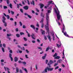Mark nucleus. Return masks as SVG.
I'll return each mask as SVG.
<instances>
[{
	"label": "nucleus",
	"mask_w": 73,
	"mask_h": 73,
	"mask_svg": "<svg viewBox=\"0 0 73 73\" xmlns=\"http://www.w3.org/2000/svg\"><path fill=\"white\" fill-rule=\"evenodd\" d=\"M41 33L42 35H44L45 34V31H43L41 32Z\"/></svg>",
	"instance_id": "nucleus-35"
},
{
	"label": "nucleus",
	"mask_w": 73,
	"mask_h": 73,
	"mask_svg": "<svg viewBox=\"0 0 73 73\" xmlns=\"http://www.w3.org/2000/svg\"><path fill=\"white\" fill-rule=\"evenodd\" d=\"M39 5L40 6V8L41 9H42V8L44 7V5L43 4L41 3H40Z\"/></svg>",
	"instance_id": "nucleus-14"
},
{
	"label": "nucleus",
	"mask_w": 73,
	"mask_h": 73,
	"mask_svg": "<svg viewBox=\"0 0 73 73\" xmlns=\"http://www.w3.org/2000/svg\"><path fill=\"white\" fill-rule=\"evenodd\" d=\"M11 13L12 15H14L15 13L13 11H11Z\"/></svg>",
	"instance_id": "nucleus-32"
},
{
	"label": "nucleus",
	"mask_w": 73,
	"mask_h": 73,
	"mask_svg": "<svg viewBox=\"0 0 73 73\" xmlns=\"http://www.w3.org/2000/svg\"><path fill=\"white\" fill-rule=\"evenodd\" d=\"M3 15L5 16V17H7V20H9V18H10V17H9V15H7L5 13H3Z\"/></svg>",
	"instance_id": "nucleus-8"
},
{
	"label": "nucleus",
	"mask_w": 73,
	"mask_h": 73,
	"mask_svg": "<svg viewBox=\"0 0 73 73\" xmlns=\"http://www.w3.org/2000/svg\"><path fill=\"white\" fill-rule=\"evenodd\" d=\"M4 68L5 71H6L7 69V72H8V73H11L10 72H9V71L10 69L8 68L7 67L6 68L5 66H4Z\"/></svg>",
	"instance_id": "nucleus-7"
},
{
	"label": "nucleus",
	"mask_w": 73,
	"mask_h": 73,
	"mask_svg": "<svg viewBox=\"0 0 73 73\" xmlns=\"http://www.w3.org/2000/svg\"><path fill=\"white\" fill-rule=\"evenodd\" d=\"M63 29L62 30V33H64V31H65V25H64V24H63Z\"/></svg>",
	"instance_id": "nucleus-6"
},
{
	"label": "nucleus",
	"mask_w": 73,
	"mask_h": 73,
	"mask_svg": "<svg viewBox=\"0 0 73 73\" xmlns=\"http://www.w3.org/2000/svg\"><path fill=\"white\" fill-rule=\"evenodd\" d=\"M14 61L15 62H17L18 61V58L17 57H15L14 58Z\"/></svg>",
	"instance_id": "nucleus-17"
},
{
	"label": "nucleus",
	"mask_w": 73,
	"mask_h": 73,
	"mask_svg": "<svg viewBox=\"0 0 73 73\" xmlns=\"http://www.w3.org/2000/svg\"><path fill=\"white\" fill-rule=\"evenodd\" d=\"M27 16L29 18V19H31V16L30 15H27Z\"/></svg>",
	"instance_id": "nucleus-51"
},
{
	"label": "nucleus",
	"mask_w": 73,
	"mask_h": 73,
	"mask_svg": "<svg viewBox=\"0 0 73 73\" xmlns=\"http://www.w3.org/2000/svg\"><path fill=\"white\" fill-rule=\"evenodd\" d=\"M48 70V71H52L53 70V68H50L48 67H47Z\"/></svg>",
	"instance_id": "nucleus-10"
},
{
	"label": "nucleus",
	"mask_w": 73,
	"mask_h": 73,
	"mask_svg": "<svg viewBox=\"0 0 73 73\" xmlns=\"http://www.w3.org/2000/svg\"><path fill=\"white\" fill-rule=\"evenodd\" d=\"M40 16L43 17V18H44L45 17V14L42 13L40 14Z\"/></svg>",
	"instance_id": "nucleus-13"
},
{
	"label": "nucleus",
	"mask_w": 73,
	"mask_h": 73,
	"mask_svg": "<svg viewBox=\"0 0 73 73\" xmlns=\"http://www.w3.org/2000/svg\"><path fill=\"white\" fill-rule=\"evenodd\" d=\"M17 8H18V9H19V8H20V6H19V4H17Z\"/></svg>",
	"instance_id": "nucleus-39"
},
{
	"label": "nucleus",
	"mask_w": 73,
	"mask_h": 73,
	"mask_svg": "<svg viewBox=\"0 0 73 73\" xmlns=\"http://www.w3.org/2000/svg\"><path fill=\"white\" fill-rule=\"evenodd\" d=\"M52 2H53V1H49L48 3H49V4H54V3H52Z\"/></svg>",
	"instance_id": "nucleus-26"
},
{
	"label": "nucleus",
	"mask_w": 73,
	"mask_h": 73,
	"mask_svg": "<svg viewBox=\"0 0 73 73\" xmlns=\"http://www.w3.org/2000/svg\"><path fill=\"white\" fill-rule=\"evenodd\" d=\"M59 68V66H56V68H55V69H58Z\"/></svg>",
	"instance_id": "nucleus-57"
},
{
	"label": "nucleus",
	"mask_w": 73,
	"mask_h": 73,
	"mask_svg": "<svg viewBox=\"0 0 73 73\" xmlns=\"http://www.w3.org/2000/svg\"><path fill=\"white\" fill-rule=\"evenodd\" d=\"M24 70L25 71V72H26V73H27V72H28V71H27V69L26 68H25Z\"/></svg>",
	"instance_id": "nucleus-44"
},
{
	"label": "nucleus",
	"mask_w": 73,
	"mask_h": 73,
	"mask_svg": "<svg viewBox=\"0 0 73 73\" xmlns=\"http://www.w3.org/2000/svg\"><path fill=\"white\" fill-rule=\"evenodd\" d=\"M44 39L45 40H47V38H46V37L45 35H44Z\"/></svg>",
	"instance_id": "nucleus-43"
},
{
	"label": "nucleus",
	"mask_w": 73,
	"mask_h": 73,
	"mask_svg": "<svg viewBox=\"0 0 73 73\" xmlns=\"http://www.w3.org/2000/svg\"><path fill=\"white\" fill-rule=\"evenodd\" d=\"M8 7L7 6H3V8L4 9H6V8H7Z\"/></svg>",
	"instance_id": "nucleus-47"
},
{
	"label": "nucleus",
	"mask_w": 73,
	"mask_h": 73,
	"mask_svg": "<svg viewBox=\"0 0 73 73\" xmlns=\"http://www.w3.org/2000/svg\"><path fill=\"white\" fill-rule=\"evenodd\" d=\"M26 52L27 53H29V51H28V50H26Z\"/></svg>",
	"instance_id": "nucleus-64"
},
{
	"label": "nucleus",
	"mask_w": 73,
	"mask_h": 73,
	"mask_svg": "<svg viewBox=\"0 0 73 73\" xmlns=\"http://www.w3.org/2000/svg\"><path fill=\"white\" fill-rule=\"evenodd\" d=\"M37 42H40V40H39V39H37Z\"/></svg>",
	"instance_id": "nucleus-60"
},
{
	"label": "nucleus",
	"mask_w": 73,
	"mask_h": 73,
	"mask_svg": "<svg viewBox=\"0 0 73 73\" xmlns=\"http://www.w3.org/2000/svg\"><path fill=\"white\" fill-rule=\"evenodd\" d=\"M31 4L32 5H35V1L33 0H32V2H31Z\"/></svg>",
	"instance_id": "nucleus-19"
},
{
	"label": "nucleus",
	"mask_w": 73,
	"mask_h": 73,
	"mask_svg": "<svg viewBox=\"0 0 73 73\" xmlns=\"http://www.w3.org/2000/svg\"><path fill=\"white\" fill-rule=\"evenodd\" d=\"M44 18H42L40 22V23H43V22L44 21Z\"/></svg>",
	"instance_id": "nucleus-28"
},
{
	"label": "nucleus",
	"mask_w": 73,
	"mask_h": 73,
	"mask_svg": "<svg viewBox=\"0 0 73 73\" xmlns=\"http://www.w3.org/2000/svg\"><path fill=\"white\" fill-rule=\"evenodd\" d=\"M51 13V11H50V10H48V13H46V14L47 13H48V16H49V13Z\"/></svg>",
	"instance_id": "nucleus-24"
},
{
	"label": "nucleus",
	"mask_w": 73,
	"mask_h": 73,
	"mask_svg": "<svg viewBox=\"0 0 73 73\" xmlns=\"http://www.w3.org/2000/svg\"><path fill=\"white\" fill-rule=\"evenodd\" d=\"M16 72L17 73H18L19 72V68L17 67L16 68Z\"/></svg>",
	"instance_id": "nucleus-23"
},
{
	"label": "nucleus",
	"mask_w": 73,
	"mask_h": 73,
	"mask_svg": "<svg viewBox=\"0 0 73 73\" xmlns=\"http://www.w3.org/2000/svg\"><path fill=\"white\" fill-rule=\"evenodd\" d=\"M30 27H31V28H32L33 29H34V30H35V26L34 25H30Z\"/></svg>",
	"instance_id": "nucleus-15"
},
{
	"label": "nucleus",
	"mask_w": 73,
	"mask_h": 73,
	"mask_svg": "<svg viewBox=\"0 0 73 73\" xmlns=\"http://www.w3.org/2000/svg\"><path fill=\"white\" fill-rule=\"evenodd\" d=\"M22 64H26L27 63L25 62H22Z\"/></svg>",
	"instance_id": "nucleus-49"
},
{
	"label": "nucleus",
	"mask_w": 73,
	"mask_h": 73,
	"mask_svg": "<svg viewBox=\"0 0 73 73\" xmlns=\"http://www.w3.org/2000/svg\"><path fill=\"white\" fill-rule=\"evenodd\" d=\"M54 62L52 60H50L49 63H48L47 64V65L48 66L49 68H50L51 67V65L52 64H53Z\"/></svg>",
	"instance_id": "nucleus-5"
},
{
	"label": "nucleus",
	"mask_w": 73,
	"mask_h": 73,
	"mask_svg": "<svg viewBox=\"0 0 73 73\" xmlns=\"http://www.w3.org/2000/svg\"><path fill=\"white\" fill-rule=\"evenodd\" d=\"M20 34L21 35V36L23 35H25V34L23 32H20Z\"/></svg>",
	"instance_id": "nucleus-27"
},
{
	"label": "nucleus",
	"mask_w": 73,
	"mask_h": 73,
	"mask_svg": "<svg viewBox=\"0 0 73 73\" xmlns=\"http://www.w3.org/2000/svg\"><path fill=\"white\" fill-rule=\"evenodd\" d=\"M27 36L29 37H30V34H29V33L27 34Z\"/></svg>",
	"instance_id": "nucleus-62"
},
{
	"label": "nucleus",
	"mask_w": 73,
	"mask_h": 73,
	"mask_svg": "<svg viewBox=\"0 0 73 73\" xmlns=\"http://www.w3.org/2000/svg\"><path fill=\"white\" fill-rule=\"evenodd\" d=\"M36 27H39V25L38 24V23H37V24H36Z\"/></svg>",
	"instance_id": "nucleus-61"
},
{
	"label": "nucleus",
	"mask_w": 73,
	"mask_h": 73,
	"mask_svg": "<svg viewBox=\"0 0 73 73\" xmlns=\"http://www.w3.org/2000/svg\"><path fill=\"white\" fill-rule=\"evenodd\" d=\"M19 72L20 73H23V71H22V70H21V69L19 70Z\"/></svg>",
	"instance_id": "nucleus-50"
},
{
	"label": "nucleus",
	"mask_w": 73,
	"mask_h": 73,
	"mask_svg": "<svg viewBox=\"0 0 73 73\" xmlns=\"http://www.w3.org/2000/svg\"><path fill=\"white\" fill-rule=\"evenodd\" d=\"M15 31L16 32H18V31H19V30L18 29V28L16 29Z\"/></svg>",
	"instance_id": "nucleus-59"
},
{
	"label": "nucleus",
	"mask_w": 73,
	"mask_h": 73,
	"mask_svg": "<svg viewBox=\"0 0 73 73\" xmlns=\"http://www.w3.org/2000/svg\"><path fill=\"white\" fill-rule=\"evenodd\" d=\"M60 58V56H55V59H56V60H58Z\"/></svg>",
	"instance_id": "nucleus-18"
},
{
	"label": "nucleus",
	"mask_w": 73,
	"mask_h": 73,
	"mask_svg": "<svg viewBox=\"0 0 73 73\" xmlns=\"http://www.w3.org/2000/svg\"><path fill=\"white\" fill-rule=\"evenodd\" d=\"M10 20H11V21H13V19L12 18H11L10 19Z\"/></svg>",
	"instance_id": "nucleus-54"
},
{
	"label": "nucleus",
	"mask_w": 73,
	"mask_h": 73,
	"mask_svg": "<svg viewBox=\"0 0 73 73\" xmlns=\"http://www.w3.org/2000/svg\"><path fill=\"white\" fill-rule=\"evenodd\" d=\"M31 36L33 39H34V40H35V39H36V38L34 37H35V34L33 33L32 34V35H31Z\"/></svg>",
	"instance_id": "nucleus-12"
},
{
	"label": "nucleus",
	"mask_w": 73,
	"mask_h": 73,
	"mask_svg": "<svg viewBox=\"0 0 73 73\" xmlns=\"http://www.w3.org/2000/svg\"><path fill=\"white\" fill-rule=\"evenodd\" d=\"M23 39L25 41H27V39L25 37H24Z\"/></svg>",
	"instance_id": "nucleus-37"
},
{
	"label": "nucleus",
	"mask_w": 73,
	"mask_h": 73,
	"mask_svg": "<svg viewBox=\"0 0 73 73\" xmlns=\"http://www.w3.org/2000/svg\"><path fill=\"white\" fill-rule=\"evenodd\" d=\"M16 36L17 37H20V35H19V34H16Z\"/></svg>",
	"instance_id": "nucleus-31"
},
{
	"label": "nucleus",
	"mask_w": 73,
	"mask_h": 73,
	"mask_svg": "<svg viewBox=\"0 0 73 73\" xmlns=\"http://www.w3.org/2000/svg\"><path fill=\"white\" fill-rule=\"evenodd\" d=\"M64 35L65 36H66V35H67V33H66V32H65V33H64Z\"/></svg>",
	"instance_id": "nucleus-42"
},
{
	"label": "nucleus",
	"mask_w": 73,
	"mask_h": 73,
	"mask_svg": "<svg viewBox=\"0 0 73 73\" xmlns=\"http://www.w3.org/2000/svg\"><path fill=\"white\" fill-rule=\"evenodd\" d=\"M22 3L23 5H25V3H24V2L23 1H22Z\"/></svg>",
	"instance_id": "nucleus-56"
},
{
	"label": "nucleus",
	"mask_w": 73,
	"mask_h": 73,
	"mask_svg": "<svg viewBox=\"0 0 73 73\" xmlns=\"http://www.w3.org/2000/svg\"><path fill=\"white\" fill-rule=\"evenodd\" d=\"M36 42V41H35V40H32V42L33 43H35V42Z\"/></svg>",
	"instance_id": "nucleus-63"
},
{
	"label": "nucleus",
	"mask_w": 73,
	"mask_h": 73,
	"mask_svg": "<svg viewBox=\"0 0 73 73\" xmlns=\"http://www.w3.org/2000/svg\"><path fill=\"white\" fill-rule=\"evenodd\" d=\"M15 26H16L17 25V22H14Z\"/></svg>",
	"instance_id": "nucleus-53"
},
{
	"label": "nucleus",
	"mask_w": 73,
	"mask_h": 73,
	"mask_svg": "<svg viewBox=\"0 0 73 73\" xmlns=\"http://www.w3.org/2000/svg\"><path fill=\"white\" fill-rule=\"evenodd\" d=\"M9 52L10 53L9 55V57L11 59V61H13V58H12V54L11 53H12L13 52H12V50H10L9 51Z\"/></svg>",
	"instance_id": "nucleus-4"
},
{
	"label": "nucleus",
	"mask_w": 73,
	"mask_h": 73,
	"mask_svg": "<svg viewBox=\"0 0 73 73\" xmlns=\"http://www.w3.org/2000/svg\"><path fill=\"white\" fill-rule=\"evenodd\" d=\"M55 7L58 11H57V10L55 9V12L56 14V16H57L58 20H60V18L61 17V16L60 15V11H59L58 9V8L57 7L56 5H55Z\"/></svg>",
	"instance_id": "nucleus-2"
},
{
	"label": "nucleus",
	"mask_w": 73,
	"mask_h": 73,
	"mask_svg": "<svg viewBox=\"0 0 73 73\" xmlns=\"http://www.w3.org/2000/svg\"><path fill=\"white\" fill-rule=\"evenodd\" d=\"M9 7L11 8L12 9V4H10Z\"/></svg>",
	"instance_id": "nucleus-29"
},
{
	"label": "nucleus",
	"mask_w": 73,
	"mask_h": 73,
	"mask_svg": "<svg viewBox=\"0 0 73 73\" xmlns=\"http://www.w3.org/2000/svg\"><path fill=\"white\" fill-rule=\"evenodd\" d=\"M48 14L47 13L46 14V25H45V28L47 31V33H49V16H48Z\"/></svg>",
	"instance_id": "nucleus-1"
},
{
	"label": "nucleus",
	"mask_w": 73,
	"mask_h": 73,
	"mask_svg": "<svg viewBox=\"0 0 73 73\" xmlns=\"http://www.w3.org/2000/svg\"><path fill=\"white\" fill-rule=\"evenodd\" d=\"M48 60H46V64H47V63H48Z\"/></svg>",
	"instance_id": "nucleus-58"
},
{
	"label": "nucleus",
	"mask_w": 73,
	"mask_h": 73,
	"mask_svg": "<svg viewBox=\"0 0 73 73\" xmlns=\"http://www.w3.org/2000/svg\"><path fill=\"white\" fill-rule=\"evenodd\" d=\"M20 11L21 12V13H23V10L22 9H20Z\"/></svg>",
	"instance_id": "nucleus-41"
},
{
	"label": "nucleus",
	"mask_w": 73,
	"mask_h": 73,
	"mask_svg": "<svg viewBox=\"0 0 73 73\" xmlns=\"http://www.w3.org/2000/svg\"><path fill=\"white\" fill-rule=\"evenodd\" d=\"M49 40L50 41H51V38H50V36H49V35H48L47 36Z\"/></svg>",
	"instance_id": "nucleus-22"
},
{
	"label": "nucleus",
	"mask_w": 73,
	"mask_h": 73,
	"mask_svg": "<svg viewBox=\"0 0 73 73\" xmlns=\"http://www.w3.org/2000/svg\"><path fill=\"white\" fill-rule=\"evenodd\" d=\"M49 49V47H48L47 48H46V52H47V51H48Z\"/></svg>",
	"instance_id": "nucleus-34"
},
{
	"label": "nucleus",
	"mask_w": 73,
	"mask_h": 73,
	"mask_svg": "<svg viewBox=\"0 0 73 73\" xmlns=\"http://www.w3.org/2000/svg\"><path fill=\"white\" fill-rule=\"evenodd\" d=\"M27 4L28 5H30V3H29V0H27Z\"/></svg>",
	"instance_id": "nucleus-46"
},
{
	"label": "nucleus",
	"mask_w": 73,
	"mask_h": 73,
	"mask_svg": "<svg viewBox=\"0 0 73 73\" xmlns=\"http://www.w3.org/2000/svg\"><path fill=\"white\" fill-rule=\"evenodd\" d=\"M6 1H7V4H9V0H6Z\"/></svg>",
	"instance_id": "nucleus-36"
},
{
	"label": "nucleus",
	"mask_w": 73,
	"mask_h": 73,
	"mask_svg": "<svg viewBox=\"0 0 73 73\" xmlns=\"http://www.w3.org/2000/svg\"><path fill=\"white\" fill-rule=\"evenodd\" d=\"M2 19V22L3 23H4V25L5 27H7V22H5V20H6V19L5 17H4V16L3 15Z\"/></svg>",
	"instance_id": "nucleus-3"
},
{
	"label": "nucleus",
	"mask_w": 73,
	"mask_h": 73,
	"mask_svg": "<svg viewBox=\"0 0 73 73\" xmlns=\"http://www.w3.org/2000/svg\"><path fill=\"white\" fill-rule=\"evenodd\" d=\"M62 62V60L61 59H59L58 61H57V62H59V63H61Z\"/></svg>",
	"instance_id": "nucleus-21"
},
{
	"label": "nucleus",
	"mask_w": 73,
	"mask_h": 73,
	"mask_svg": "<svg viewBox=\"0 0 73 73\" xmlns=\"http://www.w3.org/2000/svg\"><path fill=\"white\" fill-rule=\"evenodd\" d=\"M2 50L3 52H5V50H4V48L3 47L2 48Z\"/></svg>",
	"instance_id": "nucleus-33"
},
{
	"label": "nucleus",
	"mask_w": 73,
	"mask_h": 73,
	"mask_svg": "<svg viewBox=\"0 0 73 73\" xmlns=\"http://www.w3.org/2000/svg\"><path fill=\"white\" fill-rule=\"evenodd\" d=\"M44 23H42V24H41V28H44Z\"/></svg>",
	"instance_id": "nucleus-30"
},
{
	"label": "nucleus",
	"mask_w": 73,
	"mask_h": 73,
	"mask_svg": "<svg viewBox=\"0 0 73 73\" xmlns=\"http://www.w3.org/2000/svg\"><path fill=\"white\" fill-rule=\"evenodd\" d=\"M63 57H62V58L64 59L65 57V54H64V50H63Z\"/></svg>",
	"instance_id": "nucleus-20"
},
{
	"label": "nucleus",
	"mask_w": 73,
	"mask_h": 73,
	"mask_svg": "<svg viewBox=\"0 0 73 73\" xmlns=\"http://www.w3.org/2000/svg\"><path fill=\"white\" fill-rule=\"evenodd\" d=\"M46 54H44V56L42 57V59H43V60H45V58L46 57Z\"/></svg>",
	"instance_id": "nucleus-16"
},
{
	"label": "nucleus",
	"mask_w": 73,
	"mask_h": 73,
	"mask_svg": "<svg viewBox=\"0 0 73 73\" xmlns=\"http://www.w3.org/2000/svg\"><path fill=\"white\" fill-rule=\"evenodd\" d=\"M23 9L25 10H28L29 9V7L28 6H25L23 7Z\"/></svg>",
	"instance_id": "nucleus-9"
},
{
	"label": "nucleus",
	"mask_w": 73,
	"mask_h": 73,
	"mask_svg": "<svg viewBox=\"0 0 73 73\" xmlns=\"http://www.w3.org/2000/svg\"><path fill=\"white\" fill-rule=\"evenodd\" d=\"M47 70H48V67H46L44 70L43 71V72H44L45 73H47L48 71H47Z\"/></svg>",
	"instance_id": "nucleus-11"
},
{
	"label": "nucleus",
	"mask_w": 73,
	"mask_h": 73,
	"mask_svg": "<svg viewBox=\"0 0 73 73\" xmlns=\"http://www.w3.org/2000/svg\"><path fill=\"white\" fill-rule=\"evenodd\" d=\"M7 36H8V37H9V36H12V35H11V34H7Z\"/></svg>",
	"instance_id": "nucleus-38"
},
{
	"label": "nucleus",
	"mask_w": 73,
	"mask_h": 73,
	"mask_svg": "<svg viewBox=\"0 0 73 73\" xmlns=\"http://www.w3.org/2000/svg\"><path fill=\"white\" fill-rule=\"evenodd\" d=\"M19 24H20V26H22V25H23V24H22V23H21V22H19Z\"/></svg>",
	"instance_id": "nucleus-48"
},
{
	"label": "nucleus",
	"mask_w": 73,
	"mask_h": 73,
	"mask_svg": "<svg viewBox=\"0 0 73 73\" xmlns=\"http://www.w3.org/2000/svg\"><path fill=\"white\" fill-rule=\"evenodd\" d=\"M38 48L39 49H40V50H42V48H41V47H38Z\"/></svg>",
	"instance_id": "nucleus-52"
},
{
	"label": "nucleus",
	"mask_w": 73,
	"mask_h": 73,
	"mask_svg": "<svg viewBox=\"0 0 73 73\" xmlns=\"http://www.w3.org/2000/svg\"><path fill=\"white\" fill-rule=\"evenodd\" d=\"M18 62L19 64H21V63H22V62H21V60H19Z\"/></svg>",
	"instance_id": "nucleus-45"
},
{
	"label": "nucleus",
	"mask_w": 73,
	"mask_h": 73,
	"mask_svg": "<svg viewBox=\"0 0 73 73\" xmlns=\"http://www.w3.org/2000/svg\"><path fill=\"white\" fill-rule=\"evenodd\" d=\"M24 15L25 16H28V14L26 13H24Z\"/></svg>",
	"instance_id": "nucleus-55"
},
{
	"label": "nucleus",
	"mask_w": 73,
	"mask_h": 73,
	"mask_svg": "<svg viewBox=\"0 0 73 73\" xmlns=\"http://www.w3.org/2000/svg\"><path fill=\"white\" fill-rule=\"evenodd\" d=\"M53 34L52 35V36L53 37V40H54V33H53V32H52Z\"/></svg>",
	"instance_id": "nucleus-25"
},
{
	"label": "nucleus",
	"mask_w": 73,
	"mask_h": 73,
	"mask_svg": "<svg viewBox=\"0 0 73 73\" xmlns=\"http://www.w3.org/2000/svg\"><path fill=\"white\" fill-rule=\"evenodd\" d=\"M3 46L4 48H5V47H6V45H5V44L3 43Z\"/></svg>",
	"instance_id": "nucleus-40"
}]
</instances>
